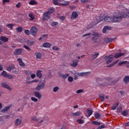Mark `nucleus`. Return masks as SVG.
<instances>
[{
  "label": "nucleus",
  "mask_w": 129,
  "mask_h": 129,
  "mask_svg": "<svg viewBox=\"0 0 129 129\" xmlns=\"http://www.w3.org/2000/svg\"><path fill=\"white\" fill-rule=\"evenodd\" d=\"M118 15L117 13H115V15H113L112 17H111L109 16H106L104 19L105 22H112V23H118L120 22V21H118Z\"/></svg>",
  "instance_id": "1"
},
{
  "label": "nucleus",
  "mask_w": 129,
  "mask_h": 129,
  "mask_svg": "<svg viewBox=\"0 0 129 129\" xmlns=\"http://www.w3.org/2000/svg\"><path fill=\"white\" fill-rule=\"evenodd\" d=\"M118 17L117 21L121 22L123 18H129V12L126 13H121L120 12H117Z\"/></svg>",
  "instance_id": "2"
},
{
  "label": "nucleus",
  "mask_w": 129,
  "mask_h": 129,
  "mask_svg": "<svg viewBox=\"0 0 129 129\" xmlns=\"http://www.w3.org/2000/svg\"><path fill=\"white\" fill-rule=\"evenodd\" d=\"M92 36L93 37L91 38V39L94 43H100L101 40L98 38L99 37L98 33L94 32L92 34Z\"/></svg>",
  "instance_id": "3"
},
{
  "label": "nucleus",
  "mask_w": 129,
  "mask_h": 129,
  "mask_svg": "<svg viewBox=\"0 0 129 129\" xmlns=\"http://www.w3.org/2000/svg\"><path fill=\"white\" fill-rule=\"evenodd\" d=\"M114 55L112 54L106 56L105 59L107 60L106 64H110L113 60Z\"/></svg>",
  "instance_id": "4"
},
{
  "label": "nucleus",
  "mask_w": 129,
  "mask_h": 129,
  "mask_svg": "<svg viewBox=\"0 0 129 129\" xmlns=\"http://www.w3.org/2000/svg\"><path fill=\"white\" fill-rule=\"evenodd\" d=\"M37 31L38 28L35 26H32L30 29L31 34L34 36H36Z\"/></svg>",
  "instance_id": "5"
},
{
  "label": "nucleus",
  "mask_w": 129,
  "mask_h": 129,
  "mask_svg": "<svg viewBox=\"0 0 129 129\" xmlns=\"http://www.w3.org/2000/svg\"><path fill=\"white\" fill-rule=\"evenodd\" d=\"M22 52H23L22 48H17L15 50L14 52H13V54H14V55L15 56H18V55H21L22 54Z\"/></svg>",
  "instance_id": "6"
},
{
  "label": "nucleus",
  "mask_w": 129,
  "mask_h": 129,
  "mask_svg": "<svg viewBox=\"0 0 129 129\" xmlns=\"http://www.w3.org/2000/svg\"><path fill=\"white\" fill-rule=\"evenodd\" d=\"M45 82L44 81L41 84L37 85L36 87V90L39 91L40 90L42 89L45 86Z\"/></svg>",
  "instance_id": "7"
},
{
  "label": "nucleus",
  "mask_w": 129,
  "mask_h": 129,
  "mask_svg": "<svg viewBox=\"0 0 129 129\" xmlns=\"http://www.w3.org/2000/svg\"><path fill=\"white\" fill-rule=\"evenodd\" d=\"M35 42H36V41L33 40H28L26 41L27 45H28L29 46H33Z\"/></svg>",
  "instance_id": "8"
},
{
  "label": "nucleus",
  "mask_w": 129,
  "mask_h": 129,
  "mask_svg": "<svg viewBox=\"0 0 129 129\" xmlns=\"http://www.w3.org/2000/svg\"><path fill=\"white\" fill-rule=\"evenodd\" d=\"M50 18V14L48 12H45L43 14V20L47 21Z\"/></svg>",
  "instance_id": "9"
},
{
  "label": "nucleus",
  "mask_w": 129,
  "mask_h": 129,
  "mask_svg": "<svg viewBox=\"0 0 129 129\" xmlns=\"http://www.w3.org/2000/svg\"><path fill=\"white\" fill-rule=\"evenodd\" d=\"M11 106H12V104L9 105L8 106H7L5 108H4V109H3L1 110V112L2 113H6V112H7L8 110H10V109Z\"/></svg>",
  "instance_id": "10"
},
{
  "label": "nucleus",
  "mask_w": 129,
  "mask_h": 129,
  "mask_svg": "<svg viewBox=\"0 0 129 129\" xmlns=\"http://www.w3.org/2000/svg\"><path fill=\"white\" fill-rule=\"evenodd\" d=\"M40 120L39 118H37V117H32L31 118V121H37L39 123H42L43 122V120H41L40 121H39V120Z\"/></svg>",
  "instance_id": "11"
},
{
  "label": "nucleus",
  "mask_w": 129,
  "mask_h": 129,
  "mask_svg": "<svg viewBox=\"0 0 129 129\" xmlns=\"http://www.w3.org/2000/svg\"><path fill=\"white\" fill-rule=\"evenodd\" d=\"M78 14H77V12L76 11H73L72 14V16H71V18L72 19H76L78 18Z\"/></svg>",
  "instance_id": "12"
},
{
  "label": "nucleus",
  "mask_w": 129,
  "mask_h": 129,
  "mask_svg": "<svg viewBox=\"0 0 129 129\" xmlns=\"http://www.w3.org/2000/svg\"><path fill=\"white\" fill-rule=\"evenodd\" d=\"M0 40L4 43L8 42L9 41V38L6 36H2L0 38Z\"/></svg>",
  "instance_id": "13"
},
{
  "label": "nucleus",
  "mask_w": 129,
  "mask_h": 129,
  "mask_svg": "<svg viewBox=\"0 0 129 129\" xmlns=\"http://www.w3.org/2000/svg\"><path fill=\"white\" fill-rule=\"evenodd\" d=\"M124 55V53L118 52L115 54L114 57H115V58H118L120 57H121L122 56H123Z\"/></svg>",
  "instance_id": "14"
},
{
  "label": "nucleus",
  "mask_w": 129,
  "mask_h": 129,
  "mask_svg": "<svg viewBox=\"0 0 129 129\" xmlns=\"http://www.w3.org/2000/svg\"><path fill=\"white\" fill-rule=\"evenodd\" d=\"M34 95L37 98L41 99L42 98L41 94L39 92H35Z\"/></svg>",
  "instance_id": "15"
},
{
  "label": "nucleus",
  "mask_w": 129,
  "mask_h": 129,
  "mask_svg": "<svg viewBox=\"0 0 129 129\" xmlns=\"http://www.w3.org/2000/svg\"><path fill=\"white\" fill-rule=\"evenodd\" d=\"M78 62H79V60L77 59H74L73 61V64H71V65L73 67H76L78 64Z\"/></svg>",
  "instance_id": "16"
},
{
  "label": "nucleus",
  "mask_w": 129,
  "mask_h": 129,
  "mask_svg": "<svg viewBox=\"0 0 129 129\" xmlns=\"http://www.w3.org/2000/svg\"><path fill=\"white\" fill-rule=\"evenodd\" d=\"M1 85H2L3 87L8 89L9 90H10L11 89V88L9 87V85L6 83H2Z\"/></svg>",
  "instance_id": "17"
},
{
  "label": "nucleus",
  "mask_w": 129,
  "mask_h": 129,
  "mask_svg": "<svg viewBox=\"0 0 129 129\" xmlns=\"http://www.w3.org/2000/svg\"><path fill=\"white\" fill-rule=\"evenodd\" d=\"M14 68H15V66H14V64H12L7 68V70L9 72H11V71L13 70Z\"/></svg>",
  "instance_id": "18"
},
{
  "label": "nucleus",
  "mask_w": 129,
  "mask_h": 129,
  "mask_svg": "<svg viewBox=\"0 0 129 129\" xmlns=\"http://www.w3.org/2000/svg\"><path fill=\"white\" fill-rule=\"evenodd\" d=\"M59 77L62 78L63 80H66L68 77H69V74L63 75L62 74H59L58 75Z\"/></svg>",
  "instance_id": "19"
},
{
  "label": "nucleus",
  "mask_w": 129,
  "mask_h": 129,
  "mask_svg": "<svg viewBox=\"0 0 129 129\" xmlns=\"http://www.w3.org/2000/svg\"><path fill=\"white\" fill-rule=\"evenodd\" d=\"M35 55L36 56V58L37 59H40L42 58V54L41 53L39 52H36L35 53Z\"/></svg>",
  "instance_id": "20"
},
{
  "label": "nucleus",
  "mask_w": 129,
  "mask_h": 129,
  "mask_svg": "<svg viewBox=\"0 0 129 129\" xmlns=\"http://www.w3.org/2000/svg\"><path fill=\"white\" fill-rule=\"evenodd\" d=\"M17 61L18 62H19V64H20V66H21V67L25 66V63L23 62V60H22V59L21 58H18L17 59Z\"/></svg>",
  "instance_id": "21"
},
{
  "label": "nucleus",
  "mask_w": 129,
  "mask_h": 129,
  "mask_svg": "<svg viewBox=\"0 0 129 129\" xmlns=\"http://www.w3.org/2000/svg\"><path fill=\"white\" fill-rule=\"evenodd\" d=\"M87 112L88 116H90L92 115V113H93V110H92L91 108H88L87 109Z\"/></svg>",
  "instance_id": "22"
},
{
  "label": "nucleus",
  "mask_w": 129,
  "mask_h": 129,
  "mask_svg": "<svg viewBox=\"0 0 129 129\" xmlns=\"http://www.w3.org/2000/svg\"><path fill=\"white\" fill-rule=\"evenodd\" d=\"M106 30H111V27L109 26H105L103 27L102 30V32L103 33H105L106 32Z\"/></svg>",
  "instance_id": "23"
},
{
  "label": "nucleus",
  "mask_w": 129,
  "mask_h": 129,
  "mask_svg": "<svg viewBox=\"0 0 129 129\" xmlns=\"http://www.w3.org/2000/svg\"><path fill=\"white\" fill-rule=\"evenodd\" d=\"M43 47L45 48H50L51 47V44L48 42H45L43 44Z\"/></svg>",
  "instance_id": "24"
},
{
  "label": "nucleus",
  "mask_w": 129,
  "mask_h": 129,
  "mask_svg": "<svg viewBox=\"0 0 129 129\" xmlns=\"http://www.w3.org/2000/svg\"><path fill=\"white\" fill-rule=\"evenodd\" d=\"M22 119L20 118H17L15 121V125L16 126L19 125L20 123H22Z\"/></svg>",
  "instance_id": "25"
},
{
  "label": "nucleus",
  "mask_w": 129,
  "mask_h": 129,
  "mask_svg": "<svg viewBox=\"0 0 129 129\" xmlns=\"http://www.w3.org/2000/svg\"><path fill=\"white\" fill-rule=\"evenodd\" d=\"M42 71L40 70H38L36 72V76L39 78H41L42 77V75L41 74Z\"/></svg>",
  "instance_id": "26"
},
{
  "label": "nucleus",
  "mask_w": 129,
  "mask_h": 129,
  "mask_svg": "<svg viewBox=\"0 0 129 129\" xmlns=\"http://www.w3.org/2000/svg\"><path fill=\"white\" fill-rule=\"evenodd\" d=\"M118 60H116L115 61L113 62L107 66V68H109L113 67L115 64H117L118 63Z\"/></svg>",
  "instance_id": "27"
},
{
  "label": "nucleus",
  "mask_w": 129,
  "mask_h": 129,
  "mask_svg": "<svg viewBox=\"0 0 129 129\" xmlns=\"http://www.w3.org/2000/svg\"><path fill=\"white\" fill-rule=\"evenodd\" d=\"M118 105H119V103H115V104H114V105H113L112 107H111V109L112 110H115V109H116V107H117Z\"/></svg>",
  "instance_id": "28"
},
{
  "label": "nucleus",
  "mask_w": 129,
  "mask_h": 129,
  "mask_svg": "<svg viewBox=\"0 0 129 129\" xmlns=\"http://www.w3.org/2000/svg\"><path fill=\"white\" fill-rule=\"evenodd\" d=\"M8 75H9L8 74V73H7L6 71H3L1 74L2 77L4 78H6L8 76Z\"/></svg>",
  "instance_id": "29"
},
{
  "label": "nucleus",
  "mask_w": 129,
  "mask_h": 129,
  "mask_svg": "<svg viewBox=\"0 0 129 129\" xmlns=\"http://www.w3.org/2000/svg\"><path fill=\"white\" fill-rule=\"evenodd\" d=\"M55 12V10L53 8H51L48 9V11L47 12H46V13H48V14H50L52 13H54Z\"/></svg>",
  "instance_id": "30"
},
{
  "label": "nucleus",
  "mask_w": 129,
  "mask_h": 129,
  "mask_svg": "<svg viewBox=\"0 0 129 129\" xmlns=\"http://www.w3.org/2000/svg\"><path fill=\"white\" fill-rule=\"evenodd\" d=\"M99 55V53H96L95 52V54H93L92 56V57L93 58V60H94L95 59H96L97 56H98Z\"/></svg>",
  "instance_id": "31"
},
{
  "label": "nucleus",
  "mask_w": 129,
  "mask_h": 129,
  "mask_svg": "<svg viewBox=\"0 0 129 129\" xmlns=\"http://www.w3.org/2000/svg\"><path fill=\"white\" fill-rule=\"evenodd\" d=\"M123 81L125 84H127L129 82V76H125L123 79Z\"/></svg>",
  "instance_id": "32"
},
{
  "label": "nucleus",
  "mask_w": 129,
  "mask_h": 129,
  "mask_svg": "<svg viewBox=\"0 0 129 129\" xmlns=\"http://www.w3.org/2000/svg\"><path fill=\"white\" fill-rule=\"evenodd\" d=\"M29 18H30L29 19L30 21H33L36 18L35 17V16L32 14H30L29 15Z\"/></svg>",
  "instance_id": "33"
},
{
  "label": "nucleus",
  "mask_w": 129,
  "mask_h": 129,
  "mask_svg": "<svg viewBox=\"0 0 129 129\" xmlns=\"http://www.w3.org/2000/svg\"><path fill=\"white\" fill-rule=\"evenodd\" d=\"M16 30L18 33H22L23 31V28L21 27H17Z\"/></svg>",
  "instance_id": "34"
},
{
  "label": "nucleus",
  "mask_w": 129,
  "mask_h": 129,
  "mask_svg": "<svg viewBox=\"0 0 129 129\" xmlns=\"http://www.w3.org/2000/svg\"><path fill=\"white\" fill-rule=\"evenodd\" d=\"M92 123L96 125H100V124H102V123L101 122H98L97 121H93Z\"/></svg>",
  "instance_id": "35"
},
{
  "label": "nucleus",
  "mask_w": 129,
  "mask_h": 129,
  "mask_svg": "<svg viewBox=\"0 0 129 129\" xmlns=\"http://www.w3.org/2000/svg\"><path fill=\"white\" fill-rule=\"evenodd\" d=\"M6 27H7L9 29H10V30H13V28L14 27V24H8L6 25Z\"/></svg>",
  "instance_id": "36"
},
{
  "label": "nucleus",
  "mask_w": 129,
  "mask_h": 129,
  "mask_svg": "<svg viewBox=\"0 0 129 129\" xmlns=\"http://www.w3.org/2000/svg\"><path fill=\"white\" fill-rule=\"evenodd\" d=\"M82 114V112L80 111L77 112H75L73 113V115H74L75 116H78L81 115Z\"/></svg>",
  "instance_id": "37"
},
{
  "label": "nucleus",
  "mask_w": 129,
  "mask_h": 129,
  "mask_svg": "<svg viewBox=\"0 0 129 129\" xmlns=\"http://www.w3.org/2000/svg\"><path fill=\"white\" fill-rule=\"evenodd\" d=\"M58 23L56 22H53L51 23V26L53 27H56V26H58Z\"/></svg>",
  "instance_id": "38"
},
{
  "label": "nucleus",
  "mask_w": 129,
  "mask_h": 129,
  "mask_svg": "<svg viewBox=\"0 0 129 129\" xmlns=\"http://www.w3.org/2000/svg\"><path fill=\"white\" fill-rule=\"evenodd\" d=\"M77 122L78 123H79V124H83V123H85V121L81 119H78L77 120Z\"/></svg>",
  "instance_id": "39"
},
{
  "label": "nucleus",
  "mask_w": 129,
  "mask_h": 129,
  "mask_svg": "<svg viewBox=\"0 0 129 129\" xmlns=\"http://www.w3.org/2000/svg\"><path fill=\"white\" fill-rule=\"evenodd\" d=\"M127 61H120L119 63H118V65L119 66H121L122 64H127Z\"/></svg>",
  "instance_id": "40"
},
{
  "label": "nucleus",
  "mask_w": 129,
  "mask_h": 129,
  "mask_svg": "<svg viewBox=\"0 0 129 129\" xmlns=\"http://www.w3.org/2000/svg\"><path fill=\"white\" fill-rule=\"evenodd\" d=\"M29 5H37V3L35 1H31L30 2H29Z\"/></svg>",
  "instance_id": "41"
},
{
  "label": "nucleus",
  "mask_w": 129,
  "mask_h": 129,
  "mask_svg": "<svg viewBox=\"0 0 129 129\" xmlns=\"http://www.w3.org/2000/svg\"><path fill=\"white\" fill-rule=\"evenodd\" d=\"M106 81L107 82H112V78L110 77H106Z\"/></svg>",
  "instance_id": "42"
},
{
  "label": "nucleus",
  "mask_w": 129,
  "mask_h": 129,
  "mask_svg": "<svg viewBox=\"0 0 129 129\" xmlns=\"http://www.w3.org/2000/svg\"><path fill=\"white\" fill-rule=\"evenodd\" d=\"M70 4V2H65L64 3L61 4V6H67Z\"/></svg>",
  "instance_id": "43"
},
{
  "label": "nucleus",
  "mask_w": 129,
  "mask_h": 129,
  "mask_svg": "<svg viewBox=\"0 0 129 129\" xmlns=\"http://www.w3.org/2000/svg\"><path fill=\"white\" fill-rule=\"evenodd\" d=\"M25 73L26 75L29 76V75H30L31 74H32V71H29V70H28V71H25Z\"/></svg>",
  "instance_id": "44"
},
{
  "label": "nucleus",
  "mask_w": 129,
  "mask_h": 129,
  "mask_svg": "<svg viewBox=\"0 0 129 129\" xmlns=\"http://www.w3.org/2000/svg\"><path fill=\"white\" fill-rule=\"evenodd\" d=\"M31 100L34 102H37L38 101V99L34 97H31Z\"/></svg>",
  "instance_id": "45"
},
{
  "label": "nucleus",
  "mask_w": 129,
  "mask_h": 129,
  "mask_svg": "<svg viewBox=\"0 0 129 129\" xmlns=\"http://www.w3.org/2000/svg\"><path fill=\"white\" fill-rule=\"evenodd\" d=\"M53 5H58V0H52Z\"/></svg>",
  "instance_id": "46"
},
{
  "label": "nucleus",
  "mask_w": 129,
  "mask_h": 129,
  "mask_svg": "<svg viewBox=\"0 0 129 129\" xmlns=\"http://www.w3.org/2000/svg\"><path fill=\"white\" fill-rule=\"evenodd\" d=\"M23 47L27 50L31 51V49L30 48V47L26 45H23Z\"/></svg>",
  "instance_id": "47"
},
{
  "label": "nucleus",
  "mask_w": 129,
  "mask_h": 129,
  "mask_svg": "<svg viewBox=\"0 0 129 129\" xmlns=\"http://www.w3.org/2000/svg\"><path fill=\"white\" fill-rule=\"evenodd\" d=\"M83 92H84V90L83 89H79V90L77 91V93L78 94L82 93Z\"/></svg>",
  "instance_id": "48"
},
{
  "label": "nucleus",
  "mask_w": 129,
  "mask_h": 129,
  "mask_svg": "<svg viewBox=\"0 0 129 129\" xmlns=\"http://www.w3.org/2000/svg\"><path fill=\"white\" fill-rule=\"evenodd\" d=\"M58 89H59L58 87H54L53 88V92H56L58 91Z\"/></svg>",
  "instance_id": "49"
},
{
  "label": "nucleus",
  "mask_w": 129,
  "mask_h": 129,
  "mask_svg": "<svg viewBox=\"0 0 129 129\" xmlns=\"http://www.w3.org/2000/svg\"><path fill=\"white\" fill-rule=\"evenodd\" d=\"M121 114L122 115H123V116L127 115L128 114L127 111L126 110H125L121 113Z\"/></svg>",
  "instance_id": "50"
},
{
  "label": "nucleus",
  "mask_w": 129,
  "mask_h": 129,
  "mask_svg": "<svg viewBox=\"0 0 129 129\" xmlns=\"http://www.w3.org/2000/svg\"><path fill=\"white\" fill-rule=\"evenodd\" d=\"M59 20H60V21H63L64 20H66V17L64 16H60V17H59Z\"/></svg>",
  "instance_id": "51"
},
{
  "label": "nucleus",
  "mask_w": 129,
  "mask_h": 129,
  "mask_svg": "<svg viewBox=\"0 0 129 129\" xmlns=\"http://www.w3.org/2000/svg\"><path fill=\"white\" fill-rule=\"evenodd\" d=\"M95 117L96 119H98L100 117V114L99 113H96L95 114Z\"/></svg>",
  "instance_id": "52"
},
{
  "label": "nucleus",
  "mask_w": 129,
  "mask_h": 129,
  "mask_svg": "<svg viewBox=\"0 0 129 129\" xmlns=\"http://www.w3.org/2000/svg\"><path fill=\"white\" fill-rule=\"evenodd\" d=\"M99 97L101 99L102 102H103L104 101V95H99Z\"/></svg>",
  "instance_id": "53"
},
{
  "label": "nucleus",
  "mask_w": 129,
  "mask_h": 129,
  "mask_svg": "<svg viewBox=\"0 0 129 129\" xmlns=\"http://www.w3.org/2000/svg\"><path fill=\"white\" fill-rule=\"evenodd\" d=\"M25 34H26L27 35H30V31L28 29H26L25 30Z\"/></svg>",
  "instance_id": "54"
},
{
  "label": "nucleus",
  "mask_w": 129,
  "mask_h": 129,
  "mask_svg": "<svg viewBox=\"0 0 129 129\" xmlns=\"http://www.w3.org/2000/svg\"><path fill=\"white\" fill-rule=\"evenodd\" d=\"M105 41H106L108 43H110L112 42V39L111 40L110 38H107L105 39Z\"/></svg>",
  "instance_id": "55"
},
{
  "label": "nucleus",
  "mask_w": 129,
  "mask_h": 129,
  "mask_svg": "<svg viewBox=\"0 0 129 129\" xmlns=\"http://www.w3.org/2000/svg\"><path fill=\"white\" fill-rule=\"evenodd\" d=\"M21 5H22V4L20 2H19L16 5V7L17 8L19 9L20 8Z\"/></svg>",
  "instance_id": "56"
},
{
  "label": "nucleus",
  "mask_w": 129,
  "mask_h": 129,
  "mask_svg": "<svg viewBox=\"0 0 129 129\" xmlns=\"http://www.w3.org/2000/svg\"><path fill=\"white\" fill-rule=\"evenodd\" d=\"M52 49L54 51H58L59 50V48H58L57 46H53Z\"/></svg>",
  "instance_id": "57"
},
{
  "label": "nucleus",
  "mask_w": 129,
  "mask_h": 129,
  "mask_svg": "<svg viewBox=\"0 0 129 129\" xmlns=\"http://www.w3.org/2000/svg\"><path fill=\"white\" fill-rule=\"evenodd\" d=\"M6 78H8L10 80L13 79V76L11 75H8V76Z\"/></svg>",
  "instance_id": "58"
},
{
  "label": "nucleus",
  "mask_w": 129,
  "mask_h": 129,
  "mask_svg": "<svg viewBox=\"0 0 129 129\" xmlns=\"http://www.w3.org/2000/svg\"><path fill=\"white\" fill-rule=\"evenodd\" d=\"M89 0H81V4L88 3Z\"/></svg>",
  "instance_id": "59"
},
{
  "label": "nucleus",
  "mask_w": 129,
  "mask_h": 129,
  "mask_svg": "<svg viewBox=\"0 0 129 129\" xmlns=\"http://www.w3.org/2000/svg\"><path fill=\"white\" fill-rule=\"evenodd\" d=\"M73 81V77H69L68 78V81H69L70 82H72Z\"/></svg>",
  "instance_id": "60"
},
{
  "label": "nucleus",
  "mask_w": 129,
  "mask_h": 129,
  "mask_svg": "<svg viewBox=\"0 0 129 129\" xmlns=\"http://www.w3.org/2000/svg\"><path fill=\"white\" fill-rule=\"evenodd\" d=\"M12 73H13V74L17 75L18 74V71H17L16 70H13Z\"/></svg>",
  "instance_id": "61"
},
{
  "label": "nucleus",
  "mask_w": 129,
  "mask_h": 129,
  "mask_svg": "<svg viewBox=\"0 0 129 129\" xmlns=\"http://www.w3.org/2000/svg\"><path fill=\"white\" fill-rule=\"evenodd\" d=\"M87 73H82L80 74V76H81V77H85V75H86Z\"/></svg>",
  "instance_id": "62"
},
{
  "label": "nucleus",
  "mask_w": 129,
  "mask_h": 129,
  "mask_svg": "<svg viewBox=\"0 0 129 129\" xmlns=\"http://www.w3.org/2000/svg\"><path fill=\"white\" fill-rule=\"evenodd\" d=\"M105 128L104 125H101L100 126H99L97 128V129H102Z\"/></svg>",
  "instance_id": "63"
},
{
  "label": "nucleus",
  "mask_w": 129,
  "mask_h": 129,
  "mask_svg": "<svg viewBox=\"0 0 129 129\" xmlns=\"http://www.w3.org/2000/svg\"><path fill=\"white\" fill-rule=\"evenodd\" d=\"M4 117L5 118V119H9V118L10 117V116L9 115H7L6 116H4Z\"/></svg>",
  "instance_id": "64"
}]
</instances>
